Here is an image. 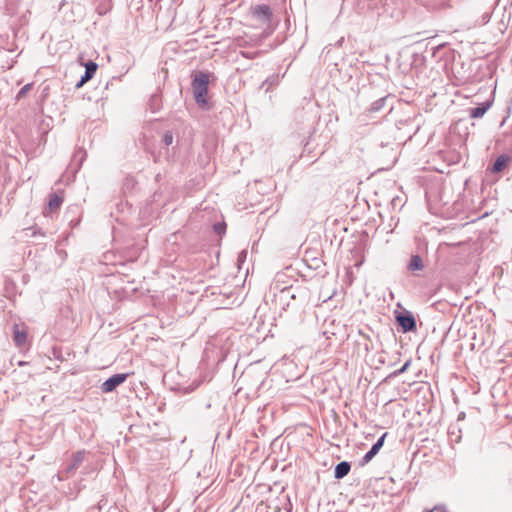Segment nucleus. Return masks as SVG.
<instances>
[{
  "label": "nucleus",
  "mask_w": 512,
  "mask_h": 512,
  "mask_svg": "<svg viewBox=\"0 0 512 512\" xmlns=\"http://www.w3.org/2000/svg\"><path fill=\"white\" fill-rule=\"evenodd\" d=\"M210 73L205 71H197L192 74L191 87L193 96L197 105L201 108H205L208 104V89Z\"/></svg>",
  "instance_id": "obj_1"
},
{
  "label": "nucleus",
  "mask_w": 512,
  "mask_h": 512,
  "mask_svg": "<svg viewBox=\"0 0 512 512\" xmlns=\"http://www.w3.org/2000/svg\"><path fill=\"white\" fill-rule=\"evenodd\" d=\"M395 319L403 333L414 332L417 329L415 317L413 313L408 310L397 313Z\"/></svg>",
  "instance_id": "obj_2"
},
{
  "label": "nucleus",
  "mask_w": 512,
  "mask_h": 512,
  "mask_svg": "<svg viewBox=\"0 0 512 512\" xmlns=\"http://www.w3.org/2000/svg\"><path fill=\"white\" fill-rule=\"evenodd\" d=\"M90 453L86 450H79L72 454L69 463L66 465L64 472L66 473V477H70L74 475V473L82 466V464L87 460V456Z\"/></svg>",
  "instance_id": "obj_3"
},
{
  "label": "nucleus",
  "mask_w": 512,
  "mask_h": 512,
  "mask_svg": "<svg viewBox=\"0 0 512 512\" xmlns=\"http://www.w3.org/2000/svg\"><path fill=\"white\" fill-rule=\"evenodd\" d=\"M252 16L262 24H270L273 13L269 5L259 4L251 7Z\"/></svg>",
  "instance_id": "obj_4"
},
{
  "label": "nucleus",
  "mask_w": 512,
  "mask_h": 512,
  "mask_svg": "<svg viewBox=\"0 0 512 512\" xmlns=\"http://www.w3.org/2000/svg\"><path fill=\"white\" fill-rule=\"evenodd\" d=\"M127 377V373L114 374L101 384L100 389L103 393H110L114 391L119 385L124 383Z\"/></svg>",
  "instance_id": "obj_5"
},
{
  "label": "nucleus",
  "mask_w": 512,
  "mask_h": 512,
  "mask_svg": "<svg viewBox=\"0 0 512 512\" xmlns=\"http://www.w3.org/2000/svg\"><path fill=\"white\" fill-rule=\"evenodd\" d=\"M512 157L506 153L499 155L495 161L487 168L486 172L498 174L503 172L511 163Z\"/></svg>",
  "instance_id": "obj_6"
},
{
  "label": "nucleus",
  "mask_w": 512,
  "mask_h": 512,
  "mask_svg": "<svg viewBox=\"0 0 512 512\" xmlns=\"http://www.w3.org/2000/svg\"><path fill=\"white\" fill-rule=\"evenodd\" d=\"M388 435L387 432L383 433L378 440L372 445L370 450L366 452V454L363 456V458L360 461V465L364 466L368 464L380 451V449L383 447L385 438Z\"/></svg>",
  "instance_id": "obj_7"
},
{
  "label": "nucleus",
  "mask_w": 512,
  "mask_h": 512,
  "mask_svg": "<svg viewBox=\"0 0 512 512\" xmlns=\"http://www.w3.org/2000/svg\"><path fill=\"white\" fill-rule=\"evenodd\" d=\"M84 66H85V72L81 76L80 80L75 84V87L77 89L81 88L85 83H87L89 80H91L94 77V75L97 71V68H98L97 63H95L92 60H89L88 62H86L84 64Z\"/></svg>",
  "instance_id": "obj_8"
},
{
  "label": "nucleus",
  "mask_w": 512,
  "mask_h": 512,
  "mask_svg": "<svg viewBox=\"0 0 512 512\" xmlns=\"http://www.w3.org/2000/svg\"><path fill=\"white\" fill-rule=\"evenodd\" d=\"M274 509L277 512L282 510L286 512H292L293 505L290 500V496L282 491L281 495L275 501Z\"/></svg>",
  "instance_id": "obj_9"
},
{
  "label": "nucleus",
  "mask_w": 512,
  "mask_h": 512,
  "mask_svg": "<svg viewBox=\"0 0 512 512\" xmlns=\"http://www.w3.org/2000/svg\"><path fill=\"white\" fill-rule=\"evenodd\" d=\"M493 104V100H486L479 104L477 107L469 109V116L471 118L477 119L481 118L485 115V113L490 109Z\"/></svg>",
  "instance_id": "obj_10"
},
{
  "label": "nucleus",
  "mask_w": 512,
  "mask_h": 512,
  "mask_svg": "<svg viewBox=\"0 0 512 512\" xmlns=\"http://www.w3.org/2000/svg\"><path fill=\"white\" fill-rule=\"evenodd\" d=\"M351 469V464L348 461H341L339 462L334 469V478L335 479H342L345 476L348 475Z\"/></svg>",
  "instance_id": "obj_11"
},
{
  "label": "nucleus",
  "mask_w": 512,
  "mask_h": 512,
  "mask_svg": "<svg viewBox=\"0 0 512 512\" xmlns=\"http://www.w3.org/2000/svg\"><path fill=\"white\" fill-rule=\"evenodd\" d=\"M424 268L423 260L420 255H412L409 263L407 265V269L410 272L420 271Z\"/></svg>",
  "instance_id": "obj_12"
},
{
  "label": "nucleus",
  "mask_w": 512,
  "mask_h": 512,
  "mask_svg": "<svg viewBox=\"0 0 512 512\" xmlns=\"http://www.w3.org/2000/svg\"><path fill=\"white\" fill-rule=\"evenodd\" d=\"M62 202H63V199L59 195H57L55 193H52L49 196V201H48V207L47 208L49 209V211L51 213L55 212V211H57L60 208Z\"/></svg>",
  "instance_id": "obj_13"
},
{
  "label": "nucleus",
  "mask_w": 512,
  "mask_h": 512,
  "mask_svg": "<svg viewBox=\"0 0 512 512\" xmlns=\"http://www.w3.org/2000/svg\"><path fill=\"white\" fill-rule=\"evenodd\" d=\"M13 340L18 347H22L27 340V334L24 330H19L18 326L15 325L14 333H13Z\"/></svg>",
  "instance_id": "obj_14"
},
{
  "label": "nucleus",
  "mask_w": 512,
  "mask_h": 512,
  "mask_svg": "<svg viewBox=\"0 0 512 512\" xmlns=\"http://www.w3.org/2000/svg\"><path fill=\"white\" fill-rule=\"evenodd\" d=\"M392 99L389 95L379 98L371 104L369 111L372 113L380 112L386 106L387 101Z\"/></svg>",
  "instance_id": "obj_15"
},
{
  "label": "nucleus",
  "mask_w": 512,
  "mask_h": 512,
  "mask_svg": "<svg viewBox=\"0 0 512 512\" xmlns=\"http://www.w3.org/2000/svg\"><path fill=\"white\" fill-rule=\"evenodd\" d=\"M32 86H33L32 83H28V84L24 85L17 93L16 100H20V99L24 98L26 96V94L31 90Z\"/></svg>",
  "instance_id": "obj_16"
},
{
  "label": "nucleus",
  "mask_w": 512,
  "mask_h": 512,
  "mask_svg": "<svg viewBox=\"0 0 512 512\" xmlns=\"http://www.w3.org/2000/svg\"><path fill=\"white\" fill-rule=\"evenodd\" d=\"M162 142L165 146H170L173 143V134L171 131L165 132L162 138Z\"/></svg>",
  "instance_id": "obj_17"
},
{
  "label": "nucleus",
  "mask_w": 512,
  "mask_h": 512,
  "mask_svg": "<svg viewBox=\"0 0 512 512\" xmlns=\"http://www.w3.org/2000/svg\"><path fill=\"white\" fill-rule=\"evenodd\" d=\"M409 366H410V360L406 361L401 368L394 371L391 374V376H399V375L403 374L408 369Z\"/></svg>",
  "instance_id": "obj_18"
},
{
  "label": "nucleus",
  "mask_w": 512,
  "mask_h": 512,
  "mask_svg": "<svg viewBox=\"0 0 512 512\" xmlns=\"http://www.w3.org/2000/svg\"><path fill=\"white\" fill-rule=\"evenodd\" d=\"M225 223H216L214 224L213 228H214V231L217 233V234H222L225 232Z\"/></svg>",
  "instance_id": "obj_19"
},
{
  "label": "nucleus",
  "mask_w": 512,
  "mask_h": 512,
  "mask_svg": "<svg viewBox=\"0 0 512 512\" xmlns=\"http://www.w3.org/2000/svg\"><path fill=\"white\" fill-rule=\"evenodd\" d=\"M84 156H85V151L83 150H78L77 152H75L74 154V159H77L78 157H80L79 159V165H81L83 159H84Z\"/></svg>",
  "instance_id": "obj_20"
},
{
  "label": "nucleus",
  "mask_w": 512,
  "mask_h": 512,
  "mask_svg": "<svg viewBox=\"0 0 512 512\" xmlns=\"http://www.w3.org/2000/svg\"><path fill=\"white\" fill-rule=\"evenodd\" d=\"M291 291H292L291 287H289V288H287V287H286V288H284V289H282V290H281V293H282L283 295H285V296H290L292 299H294V298H295V295H294V294H292V293H291Z\"/></svg>",
  "instance_id": "obj_21"
},
{
  "label": "nucleus",
  "mask_w": 512,
  "mask_h": 512,
  "mask_svg": "<svg viewBox=\"0 0 512 512\" xmlns=\"http://www.w3.org/2000/svg\"><path fill=\"white\" fill-rule=\"evenodd\" d=\"M241 54L245 58L253 59L257 55V52H245V51H242Z\"/></svg>",
  "instance_id": "obj_22"
},
{
  "label": "nucleus",
  "mask_w": 512,
  "mask_h": 512,
  "mask_svg": "<svg viewBox=\"0 0 512 512\" xmlns=\"http://www.w3.org/2000/svg\"><path fill=\"white\" fill-rule=\"evenodd\" d=\"M277 80V76H272V77H268L264 82H263V86L266 85V84H269V85H272L275 83V81Z\"/></svg>",
  "instance_id": "obj_23"
},
{
  "label": "nucleus",
  "mask_w": 512,
  "mask_h": 512,
  "mask_svg": "<svg viewBox=\"0 0 512 512\" xmlns=\"http://www.w3.org/2000/svg\"><path fill=\"white\" fill-rule=\"evenodd\" d=\"M246 255H247V252L246 250H242L239 255H238V261L241 262V261H244L245 258H246Z\"/></svg>",
  "instance_id": "obj_24"
},
{
  "label": "nucleus",
  "mask_w": 512,
  "mask_h": 512,
  "mask_svg": "<svg viewBox=\"0 0 512 512\" xmlns=\"http://www.w3.org/2000/svg\"><path fill=\"white\" fill-rule=\"evenodd\" d=\"M433 510L435 511H440V512H443L444 510H446V507L445 505H436Z\"/></svg>",
  "instance_id": "obj_25"
},
{
  "label": "nucleus",
  "mask_w": 512,
  "mask_h": 512,
  "mask_svg": "<svg viewBox=\"0 0 512 512\" xmlns=\"http://www.w3.org/2000/svg\"><path fill=\"white\" fill-rule=\"evenodd\" d=\"M444 46H445V44H444V43H443V44H439V45H437L436 47H434V48H433V53H432V54H433V55H435V54H436V52H437L438 50H440L441 48H443Z\"/></svg>",
  "instance_id": "obj_26"
},
{
  "label": "nucleus",
  "mask_w": 512,
  "mask_h": 512,
  "mask_svg": "<svg viewBox=\"0 0 512 512\" xmlns=\"http://www.w3.org/2000/svg\"><path fill=\"white\" fill-rule=\"evenodd\" d=\"M398 200H399V199H398V197L393 198V199H392V201H391V204H392L393 206H395V205L397 204V201H398Z\"/></svg>",
  "instance_id": "obj_27"
},
{
  "label": "nucleus",
  "mask_w": 512,
  "mask_h": 512,
  "mask_svg": "<svg viewBox=\"0 0 512 512\" xmlns=\"http://www.w3.org/2000/svg\"><path fill=\"white\" fill-rule=\"evenodd\" d=\"M25 364H26V363H25L24 361H20V362H19V365H20V366H21V365H25Z\"/></svg>",
  "instance_id": "obj_28"
},
{
  "label": "nucleus",
  "mask_w": 512,
  "mask_h": 512,
  "mask_svg": "<svg viewBox=\"0 0 512 512\" xmlns=\"http://www.w3.org/2000/svg\"><path fill=\"white\" fill-rule=\"evenodd\" d=\"M434 510L433 509H430V510H424L423 512H433Z\"/></svg>",
  "instance_id": "obj_29"
},
{
  "label": "nucleus",
  "mask_w": 512,
  "mask_h": 512,
  "mask_svg": "<svg viewBox=\"0 0 512 512\" xmlns=\"http://www.w3.org/2000/svg\"><path fill=\"white\" fill-rule=\"evenodd\" d=\"M443 512H448L447 510H444Z\"/></svg>",
  "instance_id": "obj_30"
}]
</instances>
